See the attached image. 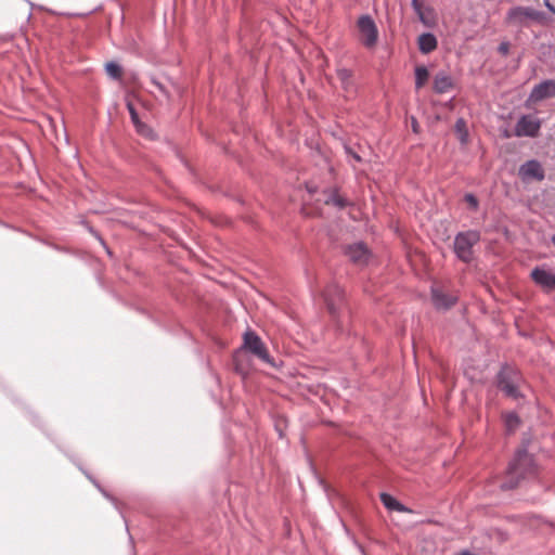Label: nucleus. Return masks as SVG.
Wrapping results in <instances>:
<instances>
[{
    "instance_id": "20e7f679",
    "label": "nucleus",
    "mask_w": 555,
    "mask_h": 555,
    "mask_svg": "<svg viewBox=\"0 0 555 555\" xmlns=\"http://www.w3.org/2000/svg\"><path fill=\"white\" fill-rule=\"evenodd\" d=\"M360 41L367 49L375 47L378 40V29L370 15H361L357 22Z\"/></svg>"
},
{
    "instance_id": "f8f14e48",
    "label": "nucleus",
    "mask_w": 555,
    "mask_h": 555,
    "mask_svg": "<svg viewBox=\"0 0 555 555\" xmlns=\"http://www.w3.org/2000/svg\"><path fill=\"white\" fill-rule=\"evenodd\" d=\"M551 96H555V80L547 79L541 81L532 88L529 94V101L540 102Z\"/></svg>"
},
{
    "instance_id": "2eb2a0df",
    "label": "nucleus",
    "mask_w": 555,
    "mask_h": 555,
    "mask_svg": "<svg viewBox=\"0 0 555 555\" xmlns=\"http://www.w3.org/2000/svg\"><path fill=\"white\" fill-rule=\"evenodd\" d=\"M418 49L422 53L428 54L437 48V38L431 33H424L418 37Z\"/></svg>"
},
{
    "instance_id": "7ed1b4c3",
    "label": "nucleus",
    "mask_w": 555,
    "mask_h": 555,
    "mask_svg": "<svg viewBox=\"0 0 555 555\" xmlns=\"http://www.w3.org/2000/svg\"><path fill=\"white\" fill-rule=\"evenodd\" d=\"M242 349L251 353L264 363L275 366L273 358L269 354L268 349L262 339L254 331H246L243 335Z\"/></svg>"
},
{
    "instance_id": "1a4fd4ad",
    "label": "nucleus",
    "mask_w": 555,
    "mask_h": 555,
    "mask_svg": "<svg viewBox=\"0 0 555 555\" xmlns=\"http://www.w3.org/2000/svg\"><path fill=\"white\" fill-rule=\"evenodd\" d=\"M323 297L330 313L335 315L344 300L343 289L339 287V285L332 283L325 288Z\"/></svg>"
},
{
    "instance_id": "6ab92c4d",
    "label": "nucleus",
    "mask_w": 555,
    "mask_h": 555,
    "mask_svg": "<svg viewBox=\"0 0 555 555\" xmlns=\"http://www.w3.org/2000/svg\"><path fill=\"white\" fill-rule=\"evenodd\" d=\"M429 73L425 66H417L415 68V87L421 89L428 80Z\"/></svg>"
},
{
    "instance_id": "9d476101",
    "label": "nucleus",
    "mask_w": 555,
    "mask_h": 555,
    "mask_svg": "<svg viewBox=\"0 0 555 555\" xmlns=\"http://www.w3.org/2000/svg\"><path fill=\"white\" fill-rule=\"evenodd\" d=\"M518 175L525 182L531 180L542 181L544 179V169L538 160L531 159L519 167Z\"/></svg>"
},
{
    "instance_id": "0eeeda50",
    "label": "nucleus",
    "mask_w": 555,
    "mask_h": 555,
    "mask_svg": "<svg viewBox=\"0 0 555 555\" xmlns=\"http://www.w3.org/2000/svg\"><path fill=\"white\" fill-rule=\"evenodd\" d=\"M345 255L347 256L349 261H351L354 266L358 267L366 266L372 257L370 249L362 242H358L346 246Z\"/></svg>"
},
{
    "instance_id": "ddd939ff",
    "label": "nucleus",
    "mask_w": 555,
    "mask_h": 555,
    "mask_svg": "<svg viewBox=\"0 0 555 555\" xmlns=\"http://www.w3.org/2000/svg\"><path fill=\"white\" fill-rule=\"evenodd\" d=\"M431 300L437 309L446 310L451 308L456 302L457 297L455 295L443 293V291L439 287H433Z\"/></svg>"
},
{
    "instance_id": "412c9836",
    "label": "nucleus",
    "mask_w": 555,
    "mask_h": 555,
    "mask_svg": "<svg viewBox=\"0 0 555 555\" xmlns=\"http://www.w3.org/2000/svg\"><path fill=\"white\" fill-rule=\"evenodd\" d=\"M105 70H106V74L112 79L118 80V79L121 78V74H122L121 66L119 64H117L116 62H108V63H106L105 64Z\"/></svg>"
},
{
    "instance_id": "72a5a7b5",
    "label": "nucleus",
    "mask_w": 555,
    "mask_h": 555,
    "mask_svg": "<svg viewBox=\"0 0 555 555\" xmlns=\"http://www.w3.org/2000/svg\"><path fill=\"white\" fill-rule=\"evenodd\" d=\"M352 157H353L357 162H360V160H361L360 156H359L358 154H356V153H352Z\"/></svg>"
},
{
    "instance_id": "2f4dec72",
    "label": "nucleus",
    "mask_w": 555,
    "mask_h": 555,
    "mask_svg": "<svg viewBox=\"0 0 555 555\" xmlns=\"http://www.w3.org/2000/svg\"><path fill=\"white\" fill-rule=\"evenodd\" d=\"M412 128L414 132H417V121L415 120V118H412Z\"/></svg>"
},
{
    "instance_id": "5701e85b",
    "label": "nucleus",
    "mask_w": 555,
    "mask_h": 555,
    "mask_svg": "<svg viewBox=\"0 0 555 555\" xmlns=\"http://www.w3.org/2000/svg\"><path fill=\"white\" fill-rule=\"evenodd\" d=\"M505 425L507 427V430H509V431L515 430L517 428V426L519 425L518 416L514 413L506 415Z\"/></svg>"
},
{
    "instance_id": "dca6fc26",
    "label": "nucleus",
    "mask_w": 555,
    "mask_h": 555,
    "mask_svg": "<svg viewBox=\"0 0 555 555\" xmlns=\"http://www.w3.org/2000/svg\"><path fill=\"white\" fill-rule=\"evenodd\" d=\"M336 73L343 89L347 92H353L354 86L352 82V72L343 67L338 68Z\"/></svg>"
},
{
    "instance_id": "39448f33",
    "label": "nucleus",
    "mask_w": 555,
    "mask_h": 555,
    "mask_svg": "<svg viewBox=\"0 0 555 555\" xmlns=\"http://www.w3.org/2000/svg\"><path fill=\"white\" fill-rule=\"evenodd\" d=\"M519 375L511 367H503L498 375V387L507 396L517 399L520 396L518 390Z\"/></svg>"
},
{
    "instance_id": "9b49d317",
    "label": "nucleus",
    "mask_w": 555,
    "mask_h": 555,
    "mask_svg": "<svg viewBox=\"0 0 555 555\" xmlns=\"http://www.w3.org/2000/svg\"><path fill=\"white\" fill-rule=\"evenodd\" d=\"M530 278L546 292L555 289V274L544 267H535L531 271Z\"/></svg>"
},
{
    "instance_id": "f257e3e1",
    "label": "nucleus",
    "mask_w": 555,
    "mask_h": 555,
    "mask_svg": "<svg viewBox=\"0 0 555 555\" xmlns=\"http://www.w3.org/2000/svg\"><path fill=\"white\" fill-rule=\"evenodd\" d=\"M535 469L532 455L525 448L519 449L508 464L505 480L500 486L501 489L511 490L516 488L520 479L533 476Z\"/></svg>"
},
{
    "instance_id": "bb28decb",
    "label": "nucleus",
    "mask_w": 555,
    "mask_h": 555,
    "mask_svg": "<svg viewBox=\"0 0 555 555\" xmlns=\"http://www.w3.org/2000/svg\"><path fill=\"white\" fill-rule=\"evenodd\" d=\"M509 51V44L508 42H502L500 46H499V52L506 55Z\"/></svg>"
},
{
    "instance_id": "c756f323",
    "label": "nucleus",
    "mask_w": 555,
    "mask_h": 555,
    "mask_svg": "<svg viewBox=\"0 0 555 555\" xmlns=\"http://www.w3.org/2000/svg\"><path fill=\"white\" fill-rule=\"evenodd\" d=\"M152 82H153V85H154V86H155L159 91H162V92H164V93H165V88H164V86H163L160 82L155 81V80H153Z\"/></svg>"
},
{
    "instance_id": "4468645a",
    "label": "nucleus",
    "mask_w": 555,
    "mask_h": 555,
    "mask_svg": "<svg viewBox=\"0 0 555 555\" xmlns=\"http://www.w3.org/2000/svg\"><path fill=\"white\" fill-rule=\"evenodd\" d=\"M453 88L452 77L446 72H439L434 78L435 92L442 94L449 92Z\"/></svg>"
},
{
    "instance_id": "c85d7f7f",
    "label": "nucleus",
    "mask_w": 555,
    "mask_h": 555,
    "mask_svg": "<svg viewBox=\"0 0 555 555\" xmlns=\"http://www.w3.org/2000/svg\"><path fill=\"white\" fill-rule=\"evenodd\" d=\"M411 4L414 11H418V8L423 7L420 0H412Z\"/></svg>"
},
{
    "instance_id": "393cba45",
    "label": "nucleus",
    "mask_w": 555,
    "mask_h": 555,
    "mask_svg": "<svg viewBox=\"0 0 555 555\" xmlns=\"http://www.w3.org/2000/svg\"><path fill=\"white\" fill-rule=\"evenodd\" d=\"M464 199L473 210L478 209L479 203H478L477 197L474 194H472V193L465 194Z\"/></svg>"
},
{
    "instance_id": "aec40b11",
    "label": "nucleus",
    "mask_w": 555,
    "mask_h": 555,
    "mask_svg": "<svg viewBox=\"0 0 555 555\" xmlns=\"http://www.w3.org/2000/svg\"><path fill=\"white\" fill-rule=\"evenodd\" d=\"M455 132L457 134L459 140L462 144L467 143L468 140V132L466 128V122L463 118H460L455 122Z\"/></svg>"
},
{
    "instance_id": "423d86ee",
    "label": "nucleus",
    "mask_w": 555,
    "mask_h": 555,
    "mask_svg": "<svg viewBox=\"0 0 555 555\" xmlns=\"http://www.w3.org/2000/svg\"><path fill=\"white\" fill-rule=\"evenodd\" d=\"M544 14L529 7H515L507 12V21L511 24L522 26L526 20L542 21Z\"/></svg>"
},
{
    "instance_id": "4be33fe9",
    "label": "nucleus",
    "mask_w": 555,
    "mask_h": 555,
    "mask_svg": "<svg viewBox=\"0 0 555 555\" xmlns=\"http://www.w3.org/2000/svg\"><path fill=\"white\" fill-rule=\"evenodd\" d=\"M416 15L418 16V20L425 25L430 27L431 26V20L430 15L433 14V10L430 8H424L420 7L418 11H414Z\"/></svg>"
},
{
    "instance_id": "7c9ffc66",
    "label": "nucleus",
    "mask_w": 555,
    "mask_h": 555,
    "mask_svg": "<svg viewBox=\"0 0 555 555\" xmlns=\"http://www.w3.org/2000/svg\"><path fill=\"white\" fill-rule=\"evenodd\" d=\"M544 4L551 12L555 10V7L550 2V0H544Z\"/></svg>"
},
{
    "instance_id": "f03ea898",
    "label": "nucleus",
    "mask_w": 555,
    "mask_h": 555,
    "mask_svg": "<svg viewBox=\"0 0 555 555\" xmlns=\"http://www.w3.org/2000/svg\"><path fill=\"white\" fill-rule=\"evenodd\" d=\"M479 240V232L474 230L457 233L454 238V253L456 257L463 262H470L473 259V247Z\"/></svg>"
},
{
    "instance_id": "473e14b6",
    "label": "nucleus",
    "mask_w": 555,
    "mask_h": 555,
    "mask_svg": "<svg viewBox=\"0 0 555 555\" xmlns=\"http://www.w3.org/2000/svg\"><path fill=\"white\" fill-rule=\"evenodd\" d=\"M459 555H473L469 551H462Z\"/></svg>"
},
{
    "instance_id": "6e6552de",
    "label": "nucleus",
    "mask_w": 555,
    "mask_h": 555,
    "mask_svg": "<svg viewBox=\"0 0 555 555\" xmlns=\"http://www.w3.org/2000/svg\"><path fill=\"white\" fill-rule=\"evenodd\" d=\"M541 128V120L532 115H522L514 129L517 137H531L538 135Z\"/></svg>"
},
{
    "instance_id": "cd10ccee",
    "label": "nucleus",
    "mask_w": 555,
    "mask_h": 555,
    "mask_svg": "<svg viewBox=\"0 0 555 555\" xmlns=\"http://www.w3.org/2000/svg\"><path fill=\"white\" fill-rule=\"evenodd\" d=\"M89 479H90V480L95 485V487H96V488H98V489H99V490L104 494V496H106L107 499H109V500L114 501V499H113L108 493H106V492H105V491L100 487V485H99L95 480H93L91 477H89Z\"/></svg>"
},
{
    "instance_id": "a211bd4d",
    "label": "nucleus",
    "mask_w": 555,
    "mask_h": 555,
    "mask_svg": "<svg viewBox=\"0 0 555 555\" xmlns=\"http://www.w3.org/2000/svg\"><path fill=\"white\" fill-rule=\"evenodd\" d=\"M325 204L333 205V206L341 209V208H345L349 203L345 197L339 195L337 191H333L325 198Z\"/></svg>"
},
{
    "instance_id": "b1692460",
    "label": "nucleus",
    "mask_w": 555,
    "mask_h": 555,
    "mask_svg": "<svg viewBox=\"0 0 555 555\" xmlns=\"http://www.w3.org/2000/svg\"><path fill=\"white\" fill-rule=\"evenodd\" d=\"M134 127L141 135H144V137L151 138V139L154 138L153 130L145 124L140 121L139 124L134 125Z\"/></svg>"
},
{
    "instance_id": "a878e982",
    "label": "nucleus",
    "mask_w": 555,
    "mask_h": 555,
    "mask_svg": "<svg viewBox=\"0 0 555 555\" xmlns=\"http://www.w3.org/2000/svg\"><path fill=\"white\" fill-rule=\"evenodd\" d=\"M127 106H128V111H129L131 121L133 122V125L139 124L140 122L139 115H138L135 108L133 107V105L131 103H128Z\"/></svg>"
},
{
    "instance_id": "f3484780",
    "label": "nucleus",
    "mask_w": 555,
    "mask_h": 555,
    "mask_svg": "<svg viewBox=\"0 0 555 555\" xmlns=\"http://www.w3.org/2000/svg\"><path fill=\"white\" fill-rule=\"evenodd\" d=\"M380 501L390 511L408 512L409 509L388 493H380Z\"/></svg>"
}]
</instances>
